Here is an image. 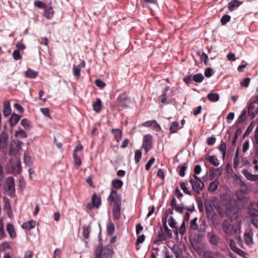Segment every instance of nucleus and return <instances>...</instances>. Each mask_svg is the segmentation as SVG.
I'll return each mask as SVG.
<instances>
[{
  "label": "nucleus",
  "instance_id": "obj_26",
  "mask_svg": "<svg viewBox=\"0 0 258 258\" xmlns=\"http://www.w3.org/2000/svg\"><path fill=\"white\" fill-rule=\"evenodd\" d=\"M111 132L114 134L116 140L117 142H119L122 138V132L121 130L117 128H112Z\"/></svg>",
  "mask_w": 258,
  "mask_h": 258
},
{
  "label": "nucleus",
  "instance_id": "obj_62",
  "mask_svg": "<svg viewBox=\"0 0 258 258\" xmlns=\"http://www.w3.org/2000/svg\"><path fill=\"white\" fill-rule=\"evenodd\" d=\"M227 58L229 61H235L236 60V57L235 54L233 53H229L227 55Z\"/></svg>",
  "mask_w": 258,
  "mask_h": 258
},
{
  "label": "nucleus",
  "instance_id": "obj_60",
  "mask_svg": "<svg viewBox=\"0 0 258 258\" xmlns=\"http://www.w3.org/2000/svg\"><path fill=\"white\" fill-rule=\"evenodd\" d=\"M34 253L31 250H29L25 252L24 258H33Z\"/></svg>",
  "mask_w": 258,
  "mask_h": 258
},
{
  "label": "nucleus",
  "instance_id": "obj_13",
  "mask_svg": "<svg viewBox=\"0 0 258 258\" xmlns=\"http://www.w3.org/2000/svg\"><path fill=\"white\" fill-rule=\"evenodd\" d=\"M9 136L7 133L3 132L0 134V149L6 148L8 144Z\"/></svg>",
  "mask_w": 258,
  "mask_h": 258
},
{
  "label": "nucleus",
  "instance_id": "obj_41",
  "mask_svg": "<svg viewBox=\"0 0 258 258\" xmlns=\"http://www.w3.org/2000/svg\"><path fill=\"white\" fill-rule=\"evenodd\" d=\"M90 233V226L83 227V235L86 239L89 238Z\"/></svg>",
  "mask_w": 258,
  "mask_h": 258
},
{
  "label": "nucleus",
  "instance_id": "obj_34",
  "mask_svg": "<svg viewBox=\"0 0 258 258\" xmlns=\"http://www.w3.org/2000/svg\"><path fill=\"white\" fill-rule=\"evenodd\" d=\"M115 231V226L112 222L109 223L107 226V235L112 236Z\"/></svg>",
  "mask_w": 258,
  "mask_h": 258
},
{
  "label": "nucleus",
  "instance_id": "obj_32",
  "mask_svg": "<svg viewBox=\"0 0 258 258\" xmlns=\"http://www.w3.org/2000/svg\"><path fill=\"white\" fill-rule=\"evenodd\" d=\"M218 149L222 152V158L224 159L225 157L226 152V144L223 141H221Z\"/></svg>",
  "mask_w": 258,
  "mask_h": 258
},
{
  "label": "nucleus",
  "instance_id": "obj_2",
  "mask_svg": "<svg viewBox=\"0 0 258 258\" xmlns=\"http://www.w3.org/2000/svg\"><path fill=\"white\" fill-rule=\"evenodd\" d=\"M113 253V249L111 244H109L103 247L100 244L96 248L95 258H110Z\"/></svg>",
  "mask_w": 258,
  "mask_h": 258
},
{
  "label": "nucleus",
  "instance_id": "obj_20",
  "mask_svg": "<svg viewBox=\"0 0 258 258\" xmlns=\"http://www.w3.org/2000/svg\"><path fill=\"white\" fill-rule=\"evenodd\" d=\"M142 126L147 127L153 126L156 129H161L160 125L157 123V122L155 120L145 121L142 123Z\"/></svg>",
  "mask_w": 258,
  "mask_h": 258
},
{
  "label": "nucleus",
  "instance_id": "obj_42",
  "mask_svg": "<svg viewBox=\"0 0 258 258\" xmlns=\"http://www.w3.org/2000/svg\"><path fill=\"white\" fill-rule=\"evenodd\" d=\"M21 124L26 130H29L30 127V122L27 118H23L21 121Z\"/></svg>",
  "mask_w": 258,
  "mask_h": 258
},
{
  "label": "nucleus",
  "instance_id": "obj_28",
  "mask_svg": "<svg viewBox=\"0 0 258 258\" xmlns=\"http://www.w3.org/2000/svg\"><path fill=\"white\" fill-rule=\"evenodd\" d=\"M25 75L28 78L34 79L38 76V72L30 69H28L25 72Z\"/></svg>",
  "mask_w": 258,
  "mask_h": 258
},
{
  "label": "nucleus",
  "instance_id": "obj_27",
  "mask_svg": "<svg viewBox=\"0 0 258 258\" xmlns=\"http://www.w3.org/2000/svg\"><path fill=\"white\" fill-rule=\"evenodd\" d=\"M207 98L210 102H216L219 100L220 96L218 93H210L208 94Z\"/></svg>",
  "mask_w": 258,
  "mask_h": 258
},
{
  "label": "nucleus",
  "instance_id": "obj_21",
  "mask_svg": "<svg viewBox=\"0 0 258 258\" xmlns=\"http://www.w3.org/2000/svg\"><path fill=\"white\" fill-rule=\"evenodd\" d=\"M21 115L13 113L9 119V123L11 126H15L19 121Z\"/></svg>",
  "mask_w": 258,
  "mask_h": 258
},
{
  "label": "nucleus",
  "instance_id": "obj_44",
  "mask_svg": "<svg viewBox=\"0 0 258 258\" xmlns=\"http://www.w3.org/2000/svg\"><path fill=\"white\" fill-rule=\"evenodd\" d=\"M203 258H216L214 252L211 250L204 251L203 253Z\"/></svg>",
  "mask_w": 258,
  "mask_h": 258
},
{
  "label": "nucleus",
  "instance_id": "obj_59",
  "mask_svg": "<svg viewBox=\"0 0 258 258\" xmlns=\"http://www.w3.org/2000/svg\"><path fill=\"white\" fill-rule=\"evenodd\" d=\"M213 75V70L211 68H207L205 71V76L207 78L211 77Z\"/></svg>",
  "mask_w": 258,
  "mask_h": 258
},
{
  "label": "nucleus",
  "instance_id": "obj_1",
  "mask_svg": "<svg viewBox=\"0 0 258 258\" xmlns=\"http://www.w3.org/2000/svg\"><path fill=\"white\" fill-rule=\"evenodd\" d=\"M107 200L110 204L114 203V206L112 208L113 218L115 220H119L121 217V196L118 194L117 190L111 189Z\"/></svg>",
  "mask_w": 258,
  "mask_h": 258
},
{
  "label": "nucleus",
  "instance_id": "obj_30",
  "mask_svg": "<svg viewBox=\"0 0 258 258\" xmlns=\"http://www.w3.org/2000/svg\"><path fill=\"white\" fill-rule=\"evenodd\" d=\"M246 114L247 111L245 109L243 110L236 120V123L240 124L244 122L246 119Z\"/></svg>",
  "mask_w": 258,
  "mask_h": 258
},
{
  "label": "nucleus",
  "instance_id": "obj_52",
  "mask_svg": "<svg viewBox=\"0 0 258 258\" xmlns=\"http://www.w3.org/2000/svg\"><path fill=\"white\" fill-rule=\"evenodd\" d=\"M216 140V138L214 136H213L212 137L208 138L207 139V144L209 146H213L215 143Z\"/></svg>",
  "mask_w": 258,
  "mask_h": 258
},
{
  "label": "nucleus",
  "instance_id": "obj_64",
  "mask_svg": "<svg viewBox=\"0 0 258 258\" xmlns=\"http://www.w3.org/2000/svg\"><path fill=\"white\" fill-rule=\"evenodd\" d=\"M254 143L258 144V126H256L254 133Z\"/></svg>",
  "mask_w": 258,
  "mask_h": 258
},
{
  "label": "nucleus",
  "instance_id": "obj_54",
  "mask_svg": "<svg viewBox=\"0 0 258 258\" xmlns=\"http://www.w3.org/2000/svg\"><path fill=\"white\" fill-rule=\"evenodd\" d=\"M250 81V79L249 78H246L240 82V84L241 86L246 88L249 86Z\"/></svg>",
  "mask_w": 258,
  "mask_h": 258
},
{
  "label": "nucleus",
  "instance_id": "obj_38",
  "mask_svg": "<svg viewBox=\"0 0 258 258\" xmlns=\"http://www.w3.org/2000/svg\"><path fill=\"white\" fill-rule=\"evenodd\" d=\"M180 187L184 193L189 196L192 195L191 191L188 190L186 183H185L184 182H182L180 183Z\"/></svg>",
  "mask_w": 258,
  "mask_h": 258
},
{
  "label": "nucleus",
  "instance_id": "obj_3",
  "mask_svg": "<svg viewBox=\"0 0 258 258\" xmlns=\"http://www.w3.org/2000/svg\"><path fill=\"white\" fill-rule=\"evenodd\" d=\"M189 181L191 184L192 190L198 194L200 193L204 187L203 181L196 175H193V177L189 179Z\"/></svg>",
  "mask_w": 258,
  "mask_h": 258
},
{
  "label": "nucleus",
  "instance_id": "obj_25",
  "mask_svg": "<svg viewBox=\"0 0 258 258\" xmlns=\"http://www.w3.org/2000/svg\"><path fill=\"white\" fill-rule=\"evenodd\" d=\"M35 226V222L33 220H30L28 222H24L22 225V228L26 230H31L34 228Z\"/></svg>",
  "mask_w": 258,
  "mask_h": 258
},
{
  "label": "nucleus",
  "instance_id": "obj_55",
  "mask_svg": "<svg viewBox=\"0 0 258 258\" xmlns=\"http://www.w3.org/2000/svg\"><path fill=\"white\" fill-rule=\"evenodd\" d=\"M168 224L172 228H176V222L172 217H170L168 219Z\"/></svg>",
  "mask_w": 258,
  "mask_h": 258
},
{
  "label": "nucleus",
  "instance_id": "obj_46",
  "mask_svg": "<svg viewBox=\"0 0 258 258\" xmlns=\"http://www.w3.org/2000/svg\"><path fill=\"white\" fill-rule=\"evenodd\" d=\"M197 218L195 217L190 221V226L193 230H197L198 229V225L197 223Z\"/></svg>",
  "mask_w": 258,
  "mask_h": 258
},
{
  "label": "nucleus",
  "instance_id": "obj_43",
  "mask_svg": "<svg viewBox=\"0 0 258 258\" xmlns=\"http://www.w3.org/2000/svg\"><path fill=\"white\" fill-rule=\"evenodd\" d=\"M248 214L252 217H258V210L254 208H250L248 210Z\"/></svg>",
  "mask_w": 258,
  "mask_h": 258
},
{
  "label": "nucleus",
  "instance_id": "obj_6",
  "mask_svg": "<svg viewBox=\"0 0 258 258\" xmlns=\"http://www.w3.org/2000/svg\"><path fill=\"white\" fill-rule=\"evenodd\" d=\"M8 169L11 173H20L22 170L21 163L19 160H15L8 165Z\"/></svg>",
  "mask_w": 258,
  "mask_h": 258
},
{
  "label": "nucleus",
  "instance_id": "obj_49",
  "mask_svg": "<svg viewBox=\"0 0 258 258\" xmlns=\"http://www.w3.org/2000/svg\"><path fill=\"white\" fill-rule=\"evenodd\" d=\"M34 5L35 7L39 9H44L46 6V4L38 0L35 1Z\"/></svg>",
  "mask_w": 258,
  "mask_h": 258
},
{
  "label": "nucleus",
  "instance_id": "obj_37",
  "mask_svg": "<svg viewBox=\"0 0 258 258\" xmlns=\"http://www.w3.org/2000/svg\"><path fill=\"white\" fill-rule=\"evenodd\" d=\"M209 162L214 166H218L219 162L216 156L212 155L209 157Z\"/></svg>",
  "mask_w": 258,
  "mask_h": 258
},
{
  "label": "nucleus",
  "instance_id": "obj_56",
  "mask_svg": "<svg viewBox=\"0 0 258 258\" xmlns=\"http://www.w3.org/2000/svg\"><path fill=\"white\" fill-rule=\"evenodd\" d=\"M40 111L45 116L51 118L49 109L48 108H42L40 109Z\"/></svg>",
  "mask_w": 258,
  "mask_h": 258
},
{
  "label": "nucleus",
  "instance_id": "obj_61",
  "mask_svg": "<svg viewBox=\"0 0 258 258\" xmlns=\"http://www.w3.org/2000/svg\"><path fill=\"white\" fill-rule=\"evenodd\" d=\"M14 108L18 110L19 112L23 113L24 111L23 107L19 103H15L14 105Z\"/></svg>",
  "mask_w": 258,
  "mask_h": 258
},
{
  "label": "nucleus",
  "instance_id": "obj_47",
  "mask_svg": "<svg viewBox=\"0 0 258 258\" xmlns=\"http://www.w3.org/2000/svg\"><path fill=\"white\" fill-rule=\"evenodd\" d=\"M231 17L228 15H225L222 17L221 19V23L222 25H226L228 22L230 21Z\"/></svg>",
  "mask_w": 258,
  "mask_h": 258
},
{
  "label": "nucleus",
  "instance_id": "obj_11",
  "mask_svg": "<svg viewBox=\"0 0 258 258\" xmlns=\"http://www.w3.org/2000/svg\"><path fill=\"white\" fill-rule=\"evenodd\" d=\"M207 237L208 238L209 242L211 245L217 246L218 244L220 239L219 237L214 232L212 231L208 232L207 233Z\"/></svg>",
  "mask_w": 258,
  "mask_h": 258
},
{
  "label": "nucleus",
  "instance_id": "obj_51",
  "mask_svg": "<svg viewBox=\"0 0 258 258\" xmlns=\"http://www.w3.org/2000/svg\"><path fill=\"white\" fill-rule=\"evenodd\" d=\"M163 228L165 230V233L168 235H169L170 237H171L172 236V231L171 230H170L167 224H166V221L165 220L164 221H163Z\"/></svg>",
  "mask_w": 258,
  "mask_h": 258
},
{
  "label": "nucleus",
  "instance_id": "obj_57",
  "mask_svg": "<svg viewBox=\"0 0 258 258\" xmlns=\"http://www.w3.org/2000/svg\"><path fill=\"white\" fill-rule=\"evenodd\" d=\"M145 239V236L144 234L139 236L136 242V245H138L139 244L143 243Z\"/></svg>",
  "mask_w": 258,
  "mask_h": 258
},
{
  "label": "nucleus",
  "instance_id": "obj_22",
  "mask_svg": "<svg viewBox=\"0 0 258 258\" xmlns=\"http://www.w3.org/2000/svg\"><path fill=\"white\" fill-rule=\"evenodd\" d=\"M92 106L93 110L96 113H99L102 107L101 100L99 98L96 99V101L93 102Z\"/></svg>",
  "mask_w": 258,
  "mask_h": 258
},
{
  "label": "nucleus",
  "instance_id": "obj_39",
  "mask_svg": "<svg viewBox=\"0 0 258 258\" xmlns=\"http://www.w3.org/2000/svg\"><path fill=\"white\" fill-rule=\"evenodd\" d=\"M15 135V136L18 138H25L27 137V135L25 132L21 128L16 131Z\"/></svg>",
  "mask_w": 258,
  "mask_h": 258
},
{
  "label": "nucleus",
  "instance_id": "obj_53",
  "mask_svg": "<svg viewBox=\"0 0 258 258\" xmlns=\"http://www.w3.org/2000/svg\"><path fill=\"white\" fill-rule=\"evenodd\" d=\"M155 158L154 157H152L150 159V160L148 161V162L147 163L145 168L146 170H149L151 167L152 166V164L155 162Z\"/></svg>",
  "mask_w": 258,
  "mask_h": 258
},
{
  "label": "nucleus",
  "instance_id": "obj_18",
  "mask_svg": "<svg viewBox=\"0 0 258 258\" xmlns=\"http://www.w3.org/2000/svg\"><path fill=\"white\" fill-rule=\"evenodd\" d=\"M242 174L249 180L256 181L258 179V175L256 174H252L246 169L242 170Z\"/></svg>",
  "mask_w": 258,
  "mask_h": 258
},
{
  "label": "nucleus",
  "instance_id": "obj_31",
  "mask_svg": "<svg viewBox=\"0 0 258 258\" xmlns=\"http://www.w3.org/2000/svg\"><path fill=\"white\" fill-rule=\"evenodd\" d=\"M241 3H240L238 0H233L230 2L228 4V9L231 12L234 10L235 7H239Z\"/></svg>",
  "mask_w": 258,
  "mask_h": 258
},
{
  "label": "nucleus",
  "instance_id": "obj_5",
  "mask_svg": "<svg viewBox=\"0 0 258 258\" xmlns=\"http://www.w3.org/2000/svg\"><path fill=\"white\" fill-rule=\"evenodd\" d=\"M247 112L251 119L254 118L258 114V100L251 102L248 106Z\"/></svg>",
  "mask_w": 258,
  "mask_h": 258
},
{
  "label": "nucleus",
  "instance_id": "obj_33",
  "mask_svg": "<svg viewBox=\"0 0 258 258\" xmlns=\"http://www.w3.org/2000/svg\"><path fill=\"white\" fill-rule=\"evenodd\" d=\"M218 180L216 179L211 182L209 186L208 189L210 191L214 192L217 189L218 186Z\"/></svg>",
  "mask_w": 258,
  "mask_h": 258
},
{
  "label": "nucleus",
  "instance_id": "obj_15",
  "mask_svg": "<svg viewBox=\"0 0 258 258\" xmlns=\"http://www.w3.org/2000/svg\"><path fill=\"white\" fill-rule=\"evenodd\" d=\"M6 230L12 239H15L17 237L16 232L13 224L8 223L6 226Z\"/></svg>",
  "mask_w": 258,
  "mask_h": 258
},
{
  "label": "nucleus",
  "instance_id": "obj_23",
  "mask_svg": "<svg viewBox=\"0 0 258 258\" xmlns=\"http://www.w3.org/2000/svg\"><path fill=\"white\" fill-rule=\"evenodd\" d=\"M123 181L119 179H114L111 181V186L114 188L113 189L116 190L120 189L123 186Z\"/></svg>",
  "mask_w": 258,
  "mask_h": 258
},
{
  "label": "nucleus",
  "instance_id": "obj_12",
  "mask_svg": "<svg viewBox=\"0 0 258 258\" xmlns=\"http://www.w3.org/2000/svg\"><path fill=\"white\" fill-rule=\"evenodd\" d=\"M85 61L83 60L78 65H74L73 67V73L75 77L79 78L81 75V70L85 67Z\"/></svg>",
  "mask_w": 258,
  "mask_h": 258
},
{
  "label": "nucleus",
  "instance_id": "obj_16",
  "mask_svg": "<svg viewBox=\"0 0 258 258\" xmlns=\"http://www.w3.org/2000/svg\"><path fill=\"white\" fill-rule=\"evenodd\" d=\"M3 112L5 117H8L11 114L12 109L9 101L7 100L4 102Z\"/></svg>",
  "mask_w": 258,
  "mask_h": 258
},
{
  "label": "nucleus",
  "instance_id": "obj_4",
  "mask_svg": "<svg viewBox=\"0 0 258 258\" xmlns=\"http://www.w3.org/2000/svg\"><path fill=\"white\" fill-rule=\"evenodd\" d=\"M5 188L9 192L10 195H12L15 192V184L14 178L13 177H8L6 178L4 183Z\"/></svg>",
  "mask_w": 258,
  "mask_h": 258
},
{
  "label": "nucleus",
  "instance_id": "obj_50",
  "mask_svg": "<svg viewBox=\"0 0 258 258\" xmlns=\"http://www.w3.org/2000/svg\"><path fill=\"white\" fill-rule=\"evenodd\" d=\"M73 155L75 164L77 166H80L82 164V161L79 156L77 153L73 154Z\"/></svg>",
  "mask_w": 258,
  "mask_h": 258
},
{
  "label": "nucleus",
  "instance_id": "obj_8",
  "mask_svg": "<svg viewBox=\"0 0 258 258\" xmlns=\"http://www.w3.org/2000/svg\"><path fill=\"white\" fill-rule=\"evenodd\" d=\"M152 147V136L151 135H146L144 136L142 148L147 154Z\"/></svg>",
  "mask_w": 258,
  "mask_h": 258
},
{
  "label": "nucleus",
  "instance_id": "obj_48",
  "mask_svg": "<svg viewBox=\"0 0 258 258\" xmlns=\"http://www.w3.org/2000/svg\"><path fill=\"white\" fill-rule=\"evenodd\" d=\"M13 57L16 60H18L21 59L22 56L20 54V50L15 49L13 52Z\"/></svg>",
  "mask_w": 258,
  "mask_h": 258
},
{
  "label": "nucleus",
  "instance_id": "obj_7",
  "mask_svg": "<svg viewBox=\"0 0 258 258\" xmlns=\"http://www.w3.org/2000/svg\"><path fill=\"white\" fill-rule=\"evenodd\" d=\"M101 204V200L100 197H98L96 194H94L91 198V202L88 203L86 207L88 209L91 210L94 208H98Z\"/></svg>",
  "mask_w": 258,
  "mask_h": 258
},
{
  "label": "nucleus",
  "instance_id": "obj_45",
  "mask_svg": "<svg viewBox=\"0 0 258 258\" xmlns=\"http://www.w3.org/2000/svg\"><path fill=\"white\" fill-rule=\"evenodd\" d=\"M142 158V151L140 150H138L135 152V161L136 163H138Z\"/></svg>",
  "mask_w": 258,
  "mask_h": 258
},
{
  "label": "nucleus",
  "instance_id": "obj_24",
  "mask_svg": "<svg viewBox=\"0 0 258 258\" xmlns=\"http://www.w3.org/2000/svg\"><path fill=\"white\" fill-rule=\"evenodd\" d=\"M205 210L208 217H213L215 215L214 210L211 203H206Z\"/></svg>",
  "mask_w": 258,
  "mask_h": 258
},
{
  "label": "nucleus",
  "instance_id": "obj_36",
  "mask_svg": "<svg viewBox=\"0 0 258 258\" xmlns=\"http://www.w3.org/2000/svg\"><path fill=\"white\" fill-rule=\"evenodd\" d=\"M179 123L177 121L173 122L169 128V131L171 133L173 134L176 133L178 128Z\"/></svg>",
  "mask_w": 258,
  "mask_h": 258
},
{
  "label": "nucleus",
  "instance_id": "obj_35",
  "mask_svg": "<svg viewBox=\"0 0 258 258\" xmlns=\"http://www.w3.org/2000/svg\"><path fill=\"white\" fill-rule=\"evenodd\" d=\"M192 78L193 81L196 83H201L204 79L203 75L201 73L195 74L192 76Z\"/></svg>",
  "mask_w": 258,
  "mask_h": 258
},
{
  "label": "nucleus",
  "instance_id": "obj_40",
  "mask_svg": "<svg viewBox=\"0 0 258 258\" xmlns=\"http://www.w3.org/2000/svg\"><path fill=\"white\" fill-rule=\"evenodd\" d=\"M187 166L186 163L178 166V168H179L178 174L181 177H183L185 175V171L187 169Z\"/></svg>",
  "mask_w": 258,
  "mask_h": 258
},
{
  "label": "nucleus",
  "instance_id": "obj_63",
  "mask_svg": "<svg viewBox=\"0 0 258 258\" xmlns=\"http://www.w3.org/2000/svg\"><path fill=\"white\" fill-rule=\"evenodd\" d=\"M175 196L177 197V198L179 200H180L181 198L182 197L183 195L179 190V188L177 187L174 192Z\"/></svg>",
  "mask_w": 258,
  "mask_h": 258
},
{
  "label": "nucleus",
  "instance_id": "obj_9",
  "mask_svg": "<svg viewBox=\"0 0 258 258\" xmlns=\"http://www.w3.org/2000/svg\"><path fill=\"white\" fill-rule=\"evenodd\" d=\"M22 144L23 143L18 140L13 141L10 147L9 154L12 155L17 154L21 149Z\"/></svg>",
  "mask_w": 258,
  "mask_h": 258
},
{
  "label": "nucleus",
  "instance_id": "obj_17",
  "mask_svg": "<svg viewBox=\"0 0 258 258\" xmlns=\"http://www.w3.org/2000/svg\"><path fill=\"white\" fill-rule=\"evenodd\" d=\"M50 6H46L45 8L44 9V11L43 16L44 17L48 19H50L53 17L54 13L51 6V4L50 3Z\"/></svg>",
  "mask_w": 258,
  "mask_h": 258
},
{
  "label": "nucleus",
  "instance_id": "obj_58",
  "mask_svg": "<svg viewBox=\"0 0 258 258\" xmlns=\"http://www.w3.org/2000/svg\"><path fill=\"white\" fill-rule=\"evenodd\" d=\"M96 85L101 88H102L105 86V83L100 79H96L95 80Z\"/></svg>",
  "mask_w": 258,
  "mask_h": 258
},
{
  "label": "nucleus",
  "instance_id": "obj_14",
  "mask_svg": "<svg viewBox=\"0 0 258 258\" xmlns=\"http://www.w3.org/2000/svg\"><path fill=\"white\" fill-rule=\"evenodd\" d=\"M223 232L226 234L230 235L232 233V228L230 222L227 220H224L222 225Z\"/></svg>",
  "mask_w": 258,
  "mask_h": 258
},
{
  "label": "nucleus",
  "instance_id": "obj_10",
  "mask_svg": "<svg viewBox=\"0 0 258 258\" xmlns=\"http://www.w3.org/2000/svg\"><path fill=\"white\" fill-rule=\"evenodd\" d=\"M128 103V98L125 93L120 94L116 99V104L117 106L121 107H126Z\"/></svg>",
  "mask_w": 258,
  "mask_h": 258
},
{
  "label": "nucleus",
  "instance_id": "obj_19",
  "mask_svg": "<svg viewBox=\"0 0 258 258\" xmlns=\"http://www.w3.org/2000/svg\"><path fill=\"white\" fill-rule=\"evenodd\" d=\"M252 236L253 232L251 230L244 233V239L246 244L251 245L252 244Z\"/></svg>",
  "mask_w": 258,
  "mask_h": 258
},
{
  "label": "nucleus",
  "instance_id": "obj_29",
  "mask_svg": "<svg viewBox=\"0 0 258 258\" xmlns=\"http://www.w3.org/2000/svg\"><path fill=\"white\" fill-rule=\"evenodd\" d=\"M166 239V237L165 234L163 233L162 230L160 231H158V234L157 235V237L154 241V243H157L159 241H163Z\"/></svg>",
  "mask_w": 258,
  "mask_h": 258
}]
</instances>
